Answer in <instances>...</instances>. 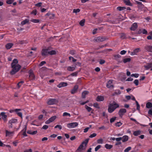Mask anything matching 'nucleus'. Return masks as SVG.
<instances>
[{
  "mask_svg": "<svg viewBox=\"0 0 152 152\" xmlns=\"http://www.w3.org/2000/svg\"><path fill=\"white\" fill-rule=\"evenodd\" d=\"M85 20L84 19H83L79 23L80 24L81 26H83L84 25V23H85Z\"/></svg>",
  "mask_w": 152,
  "mask_h": 152,
  "instance_id": "obj_39",
  "label": "nucleus"
},
{
  "mask_svg": "<svg viewBox=\"0 0 152 152\" xmlns=\"http://www.w3.org/2000/svg\"><path fill=\"white\" fill-rule=\"evenodd\" d=\"M106 38L104 37H99L94 39L96 42H102L105 40Z\"/></svg>",
  "mask_w": 152,
  "mask_h": 152,
  "instance_id": "obj_10",
  "label": "nucleus"
},
{
  "mask_svg": "<svg viewBox=\"0 0 152 152\" xmlns=\"http://www.w3.org/2000/svg\"><path fill=\"white\" fill-rule=\"evenodd\" d=\"M18 123V120L17 119L12 118L8 122V127L9 128H12L13 125L16 124Z\"/></svg>",
  "mask_w": 152,
  "mask_h": 152,
  "instance_id": "obj_4",
  "label": "nucleus"
},
{
  "mask_svg": "<svg viewBox=\"0 0 152 152\" xmlns=\"http://www.w3.org/2000/svg\"><path fill=\"white\" fill-rule=\"evenodd\" d=\"M18 43L20 44H23L25 43V42L23 40H20L18 41Z\"/></svg>",
  "mask_w": 152,
  "mask_h": 152,
  "instance_id": "obj_58",
  "label": "nucleus"
},
{
  "mask_svg": "<svg viewBox=\"0 0 152 152\" xmlns=\"http://www.w3.org/2000/svg\"><path fill=\"white\" fill-rule=\"evenodd\" d=\"M131 149V147H128L125 149L124 151V152H128Z\"/></svg>",
  "mask_w": 152,
  "mask_h": 152,
  "instance_id": "obj_45",
  "label": "nucleus"
},
{
  "mask_svg": "<svg viewBox=\"0 0 152 152\" xmlns=\"http://www.w3.org/2000/svg\"><path fill=\"white\" fill-rule=\"evenodd\" d=\"M56 116H54L51 117L48 120L46 121L45 123L47 124H48L50 123L53 121L56 118Z\"/></svg>",
  "mask_w": 152,
  "mask_h": 152,
  "instance_id": "obj_11",
  "label": "nucleus"
},
{
  "mask_svg": "<svg viewBox=\"0 0 152 152\" xmlns=\"http://www.w3.org/2000/svg\"><path fill=\"white\" fill-rule=\"evenodd\" d=\"M114 57L115 59L117 60L121 58V56L119 54H117L115 55L114 56Z\"/></svg>",
  "mask_w": 152,
  "mask_h": 152,
  "instance_id": "obj_42",
  "label": "nucleus"
},
{
  "mask_svg": "<svg viewBox=\"0 0 152 152\" xmlns=\"http://www.w3.org/2000/svg\"><path fill=\"white\" fill-rule=\"evenodd\" d=\"M124 3L127 5L131 6L132 4L130 3L129 0H123Z\"/></svg>",
  "mask_w": 152,
  "mask_h": 152,
  "instance_id": "obj_28",
  "label": "nucleus"
},
{
  "mask_svg": "<svg viewBox=\"0 0 152 152\" xmlns=\"http://www.w3.org/2000/svg\"><path fill=\"white\" fill-rule=\"evenodd\" d=\"M80 11V10L79 9H75L73 10V12L75 13H77L79 12Z\"/></svg>",
  "mask_w": 152,
  "mask_h": 152,
  "instance_id": "obj_46",
  "label": "nucleus"
},
{
  "mask_svg": "<svg viewBox=\"0 0 152 152\" xmlns=\"http://www.w3.org/2000/svg\"><path fill=\"white\" fill-rule=\"evenodd\" d=\"M30 20L31 22L35 23H38L39 22V20L36 19H31Z\"/></svg>",
  "mask_w": 152,
  "mask_h": 152,
  "instance_id": "obj_36",
  "label": "nucleus"
},
{
  "mask_svg": "<svg viewBox=\"0 0 152 152\" xmlns=\"http://www.w3.org/2000/svg\"><path fill=\"white\" fill-rule=\"evenodd\" d=\"M144 67L147 70L151 68V70L152 71V62L148 63Z\"/></svg>",
  "mask_w": 152,
  "mask_h": 152,
  "instance_id": "obj_16",
  "label": "nucleus"
},
{
  "mask_svg": "<svg viewBox=\"0 0 152 152\" xmlns=\"http://www.w3.org/2000/svg\"><path fill=\"white\" fill-rule=\"evenodd\" d=\"M37 11L36 10H34L33 11L31 12V14H33L34 15H36L37 14Z\"/></svg>",
  "mask_w": 152,
  "mask_h": 152,
  "instance_id": "obj_61",
  "label": "nucleus"
},
{
  "mask_svg": "<svg viewBox=\"0 0 152 152\" xmlns=\"http://www.w3.org/2000/svg\"><path fill=\"white\" fill-rule=\"evenodd\" d=\"M85 108L88 112L92 110V109L91 107H89L86 105H85Z\"/></svg>",
  "mask_w": 152,
  "mask_h": 152,
  "instance_id": "obj_43",
  "label": "nucleus"
},
{
  "mask_svg": "<svg viewBox=\"0 0 152 152\" xmlns=\"http://www.w3.org/2000/svg\"><path fill=\"white\" fill-rule=\"evenodd\" d=\"M145 49L147 51L152 53V46L146 45L145 47Z\"/></svg>",
  "mask_w": 152,
  "mask_h": 152,
  "instance_id": "obj_14",
  "label": "nucleus"
},
{
  "mask_svg": "<svg viewBox=\"0 0 152 152\" xmlns=\"http://www.w3.org/2000/svg\"><path fill=\"white\" fill-rule=\"evenodd\" d=\"M32 151L31 149H30L28 150H26L24 151V152H32Z\"/></svg>",
  "mask_w": 152,
  "mask_h": 152,
  "instance_id": "obj_63",
  "label": "nucleus"
},
{
  "mask_svg": "<svg viewBox=\"0 0 152 152\" xmlns=\"http://www.w3.org/2000/svg\"><path fill=\"white\" fill-rule=\"evenodd\" d=\"M131 60V59L130 58H124L123 59V62L124 63H126L127 62H129Z\"/></svg>",
  "mask_w": 152,
  "mask_h": 152,
  "instance_id": "obj_35",
  "label": "nucleus"
},
{
  "mask_svg": "<svg viewBox=\"0 0 152 152\" xmlns=\"http://www.w3.org/2000/svg\"><path fill=\"white\" fill-rule=\"evenodd\" d=\"M13 44L12 43H8L5 45V47L7 49H10L13 46Z\"/></svg>",
  "mask_w": 152,
  "mask_h": 152,
  "instance_id": "obj_23",
  "label": "nucleus"
},
{
  "mask_svg": "<svg viewBox=\"0 0 152 152\" xmlns=\"http://www.w3.org/2000/svg\"><path fill=\"white\" fill-rule=\"evenodd\" d=\"M6 136H9L10 137L11 136H12L13 134H14V132H9L7 130L6 131Z\"/></svg>",
  "mask_w": 152,
  "mask_h": 152,
  "instance_id": "obj_21",
  "label": "nucleus"
},
{
  "mask_svg": "<svg viewBox=\"0 0 152 152\" xmlns=\"http://www.w3.org/2000/svg\"><path fill=\"white\" fill-rule=\"evenodd\" d=\"M67 83L65 82H61L57 86V87L59 88H61L63 87H65L67 86Z\"/></svg>",
  "mask_w": 152,
  "mask_h": 152,
  "instance_id": "obj_19",
  "label": "nucleus"
},
{
  "mask_svg": "<svg viewBox=\"0 0 152 152\" xmlns=\"http://www.w3.org/2000/svg\"><path fill=\"white\" fill-rule=\"evenodd\" d=\"M122 137V140L123 142H124L127 141L129 139V137L127 135L124 136Z\"/></svg>",
  "mask_w": 152,
  "mask_h": 152,
  "instance_id": "obj_22",
  "label": "nucleus"
},
{
  "mask_svg": "<svg viewBox=\"0 0 152 152\" xmlns=\"http://www.w3.org/2000/svg\"><path fill=\"white\" fill-rule=\"evenodd\" d=\"M139 76V74L137 73L132 74L131 75V76L134 77L136 78H137V77H138Z\"/></svg>",
  "mask_w": 152,
  "mask_h": 152,
  "instance_id": "obj_48",
  "label": "nucleus"
},
{
  "mask_svg": "<svg viewBox=\"0 0 152 152\" xmlns=\"http://www.w3.org/2000/svg\"><path fill=\"white\" fill-rule=\"evenodd\" d=\"M23 83V81H21L20 82H19L18 84V88H19L21 86L22 84Z\"/></svg>",
  "mask_w": 152,
  "mask_h": 152,
  "instance_id": "obj_54",
  "label": "nucleus"
},
{
  "mask_svg": "<svg viewBox=\"0 0 152 152\" xmlns=\"http://www.w3.org/2000/svg\"><path fill=\"white\" fill-rule=\"evenodd\" d=\"M17 114L20 117L22 118V114L21 112H16Z\"/></svg>",
  "mask_w": 152,
  "mask_h": 152,
  "instance_id": "obj_60",
  "label": "nucleus"
},
{
  "mask_svg": "<svg viewBox=\"0 0 152 152\" xmlns=\"http://www.w3.org/2000/svg\"><path fill=\"white\" fill-rule=\"evenodd\" d=\"M49 54L48 49H43L42 51V54L43 56H46Z\"/></svg>",
  "mask_w": 152,
  "mask_h": 152,
  "instance_id": "obj_12",
  "label": "nucleus"
},
{
  "mask_svg": "<svg viewBox=\"0 0 152 152\" xmlns=\"http://www.w3.org/2000/svg\"><path fill=\"white\" fill-rule=\"evenodd\" d=\"M141 132L139 130L137 131H135L134 132L133 134L135 136H137L141 134Z\"/></svg>",
  "mask_w": 152,
  "mask_h": 152,
  "instance_id": "obj_25",
  "label": "nucleus"
},
{
  "mask_svg": "<svg viewBox=\"0 0 152 152\" xmlns=\"http://www.w3.org/2000/svg\"><path fill=\"white\" fill-rule=\"evenodd\" d=\"M148 113L151 115H152V108L150 109L148 111Z\"/></svg>",
  "mask_w": 152,
  "mask_h": 152,
  "instance_id": "obj_64",
  "label": "nucleus"
},
{
  "mask_svg": "<svg viewBox=\"0 0 152 152\" xmlns=\"http://www.w3.org/2000/svg\"><path fill=\"white\" fill-rule=\"evenodd\" d=\"M106 86L108 88H112L114 87L113 84V80H110L108 81Z\"/></svg>",
  "mask_w": 152,
  "mask_h": 152,
  "instance_id": "obj_9",
  "label": "nucleus"
},
{
  "mask_svg": "<svg viewBox=\"0 0 152 152\" xmlns=\"http://www.w3.org/2000/svg\"><path fill=\"white\" fill-rule=\"evenodd\" d=\"M88 139H86L83 142L78 148L77 151H81L82 150H85L86 148V145L88 143Z\"/></svg>",
  "mask_w": 152,
  "mask_h": 152,
  "instance_id": "obj_3",
  "label": "nucleus"
},
{
  "mask_svg": "<svg viewBox=\"0 0 152 152\" xmlns=\"http://www.w3.org/2000/svg\"><path fill=\"white\" fill-rule=\"evenodd\" d=\"M101 146L100 145H97L95 148V151H97L101 148Z\"/></svg>",
  "mask_w": 152,
  "mask_h": 152,
  "instance_id": "obj_50",
  "label": "nucleus"
},
{
  "mask_svg": "<svg viewBox=\"0 0 152 152\" xmlns=\"http://www.w3.org/2000/svg\"><path fill=\"white\" fill-rule=\"evenodd\" d=\"M58 128L60 129H62V126L60 125H57L55 127V128Z\"/></svg>",
  "mask_w": 152,
  "mask_h": 152,
  "instance_id": "obj_57",
  "label": "nucleus"
},
{
  "mask_svg": "<svg viewBox=\"0 0 152 152\" xmlns=\"http://www.w3.org/2000/svg\"><path fill=\"white\" fill-rule=\"evenodd\" d=\"M89 92L87 91H85L82 93V97L83 98H85L86 95L88 94Z\"/></svg>",
  "mask_w": 152,
  "mask_h": 152,
  "instance_id": "obj_27",
  "label": "nucleus"
},
{
  "mask_svg": "<svg viewBox=\"0 0 152 152\" xmlns=\"http://www.w3.org/2000/svg\"><path fill=\"white\" fill-rule=\"evenodd\" d=\"M14 1V0H7L6 1V3L8 4H12Z\"/></svg>",
  "mask_w": 152,
  "mask_h": 152,
  "instance_id": "obj_44",
  "label": "nucleus"
},
{
  "mask_svg": "<svg viewBox=\"0 0 152 152\" xmlns=\"http://www.w3.org/2000/svg\"><path fill=\"white\" fill-rule=\"evenodd\" d=\"M48 127V125H44L42 127V128L44 129H46Z\"/></svg>",
  "mask_w": 152,
  "mask_h": 152,
  "instance_id": "obj_62",
  "label": "nucleus"
},
{
  "mask_svg": "<svg viewBox=\"0 0 152 152\" xmlns=\"http://www.w3.org/2000/svg\"><path fill=\"white\" fill-rule=\"evenodd\" d=\"M56 51L55 50H52L50 51L49 50V54L50 55H54L56 54Z\"/></svg>",
  "mask_w": 152,
  "mask_h": 152,
  "instance_id": "obj_37",
  "label": "nucleus"
},
{
  "mask_svg": "<svg viewBox=\"0 0 152 152\" xmlns=\"http://www.w3.org/2000/svg\"><path fill=\"white\" fill-rule=\"evenodd\" d=\"M63 116L64 117L69 116V117H71L70 114L67 112H64L63 114Z\"/></svg>",
  "mask_w": 152,
  "mask_h": 152,
  "instance_id": "obj_33",
  "label": "nucleus"
},
{
  "mask_svg": "<svg viewBox=\"0 0 152 152\" xmlns=\"http://www.w3.org/2000/svg\"><path fill=\"white\" fill-rule=\"evenodd\" d=\"M137 23H135L132 24L130 29L131 30L135 31L137 29Z\"/></svg>",
  "mask_w": 152,
  "mask_h": 152,
  "instance_id": "obj_17",
  "label": "nucleus"
},
{
  "mask_svg": "<svg viewBox=\"0 0 152 152\" xmlns=\"http://www.w3.org/2000/svg\"><path fill=\"white\" fill-rule=\"evenodd\" d=\"M122 124L120 122H118L115 124V126L117 127H119Z\"/></svg>",
  "mask_w": 152,
  "mask_h": 152,
  "instance_id": "obj_47",
  "label": "nucleus"
},
{
  "mask_svg": "<svg viewBox=\"0 0 152 152\" xmlns=\"http://www.w3.org/2000/svg\"><path fill=\"white\" fill-rule=\"evenodd\" d=\"M20 110V109H16L15 110H10V113H12L14 111H15L16 112H17L18 111Z\"/></svg>",
  "mask_w": 152,
  "mask_h": 152,
  "instance_id": "obj_41",
  "label": "nucleus"
},
{
  "mask_svg": "<svg viewBox=\"0 0 152 152\" xmlns=\"http://www.w3.org/2000/svg\"><path fill=\"white\" fill-rule=\"evenodd\" d=\"M120 38L123 39H126V34L124 33H121V34Z\"/></svg>",
  "mask_w": 152,
  "mask_h": 152,
  "instance_id": "obj_34",
  "label": "nucleus"
},
{
  "mask_svg": "<svg viewBox=\"0 0 152 152\" xmlns=\"http://www.w3.org/2000/svg\"><path fill=\"white\" fill-rule=\"evenodd\" d=\"M96 134L95 133H94L92 134H91L89 136V137L90 138H93L94 137H96Z\"/></svg>",
  "mask_w": 152,
  "mask_h": 152,
  "instance_id": "obj_53",
  "label": "nucleus"
},
{
  "mask_svg": "<svg viewBox=\"0 0 152 152\" xmlns=\"http://www.w3.org/2000/svg\"><path fill=\"white\" fill-rule=\"evenodd\" d=\"M0 116L4 122H7V115L6 114V113L4 112H2L0 113Z\"/></svg>",
  "mask_w": 152,
  "mask_h": 152,
  "instance_id": "obj_7",
  "label": "nucleus"
},
{
  "mask_svg": "<svg viewBox=\"0 0 152 152\" xmlns=\"http://www.w3.org/2000/svg\"><path fill=\"white\" fill-rule=\"evenodd\" d=\"M126 9V8L124 7H117V9L119 11H121L124 10Z\"/></svg>",
  "mask_w": 152,
  "mask_h": 152,
  "instance_id": "obj_40",
  "label": "nucleus"
},
{
  "mask_svg": "<svg viewBox=\"0 0 152 152\" xmlns=\"http://www.w3.org/2000/svg\"><path fill=\"white\" fill-rule=\"evenodd\" d=\"M126 51L123 50L121 51L120 53L122 55H123L125 54L126 53Z\"/></svg>",
  "mask_w": 152,
  "mask_h": 152,
  "instance_id": "obj_56",
  "label": "nucleus"
},
{
  "mask_svg": "<svg viewBox=\"0 0 152 152\" xmlns=\"http://www.w3.org/2000/svg\"><path fill=\"white\" fill-rule=\"evenodd\" d=\"M116 117H113L112 118H111L110 119V122L111 123H112L113 122H114L116 120Z\"/></svg>",
  "mask_w": 152,
  "mask_h": 152,
  "instance_id": "obj_49",
  "label": "nucleus"
},
{
  "mask_svg": "<svg viewBox=\"0 0 152 152\" xmlns=\"http://www.w3.org/2000/svg\"><path fill=\"white\" fill-rule=\"evenodd\" d=\"M75 67H74L69 66L67 67V70L69 71H73L75 70Z\"/></svg>",
  "mask_w": 152,
  "mask_h": 152,
  "instance_id": "obj_31",
  "label": "nucleus"
},
{
  "mask_svg": "<svg viewBox=\"0 0 152 152\" xmlns=\"http://www.w3.org/2000/svg\"><path fill=\"white\" fill-rule=\"evenodd\" d=\"M29 21V20L28 19H26L25 20H24L23 21L21 22V24L23 25H24L25 24H26L27 23H28Z\"/></svg>",
  "mask_w": 152,
  "mask_h": 152,
  "instance_id": "obj_32",
  "label": "nucleus"
},
{
  "mask_svg": "<svg viewBox=\"0 0 152 152\" xmlns=\"http://www.w3.org/2000/svg\"><path fill=\"white\" fill-rule=\"evenodd\" d=\"M37 132V131H32L31 130H29L27 131V133L31 135H34Z\"/></svg>",
  "mask_w": 152,
  "mask_h": 152,
  "instance_id": "obj_24",
  "label": "nucleus"
},
{
  "mask_svg": "<svg viewBox=\"0 0 152 152\" xmlns=\"http://www.w3.org/2000/svg\"><path fill=\"white\" fill-rule=\"evenodd\" d=\"M94 106L98 109L99 108V104L97 103H94L93 104Z\"/></svg>",
  "mask_w": 152,
  "mask_h": 152,
  "instance_id": "obj_51",
  "label": "nucleus"
},
{
  "mask_svg": "<svg viewBox=\"0 0 152 152\" xmlns=\"http://www.w3.org/2000/svg\"><path fill=\"white\" fill-rule=\"evenodd\" d=\"M104 99V97L102 96H99L96 98V100L97 101H103Z\"/></svg>",
  "mask_w": 152,
  "mask_h": 152,
  "instance_id": "obj_20",
  "label": "nucleus"
},
{
  "mask_svg": "<svg viewBox=\"0 0 152 152\" xmlns=\"http://www.w3.org/2000/svg\"><path fill=\"white\" fill-rule=\"evenodd\" d=\"M29 77L30 80H33L34 78V75L31 70L29 72Z\"/></svg>",
  "mask_w": 152,
  "mask_h": 152,
  "instance_id": "obj_18",
  "label": "nucleus"
},
{
  "mask_svg": "<svg viewBox=\"0 0 152 152\" xmlns=\"http://www.w3.org/2000/svg\"><path fill=\"white\" fill-rule=\"evenodd\" d=\"M119 107V104H117L115 102H113L112 103L109 104L108 109V111L109 113H112Z\"/></svg>",
  "mask_w": 152,
  "mask_h": 152,
  "instance_id": "obj_2",
  "label": "nucleus"
},
{
  "mask_svg": "<svg viewBox=\"0 0 152 152\" xmlns=\"http://www.w3.org/2000/svg\"><path fill=\"white\" fill-rule=\"evenodd\" d=\"M42 3V2H39L35 4V5L37 7H40L41 6Z\"/></svg>",
  "mask_w": 152,
  "mask_h": 152,
  "instance_id": "obj_59",
  "label": "nucleus"
},
{
  "mask_svg": "<svg viewBox=\"0 0 152 152\" xmlns=\"http://www.w3.org/2000/svg\"><path fill=\"white\" fill-rule=\"evenodd\" d=\"M11 67L12 69L10 72V74L13 75L18 72L21 68V66L18 64V61L16 59H14L12 63Z\"/></svg>",
  "mask_w": 152,
  "mask_h": 152,
  "instance_id": "obj_1",
  "label": "nucleus"
},
{
  "mask_svg": "<svg viewBox=\"0 0 152 152\" xmlns=\"http://www.w3.org/2000/svg\"><path fill=\"white\" fill-rule=\"evenodd\" d=\"M78 125V123L75 122L67 124V126L69 129H72L77 126Z\"/></svg>",
  "mask_w": 152,
  "mask_h": 152,
  "instance_id": "obj_5",
  "label": "nucleus"
},
{
  "mask_svg": "<svg viewBox=\"0 0 152 152\" xmlns=\"http://www.w3.org/2000/svg\"><path fill=\"white\" fill-rule=\"evenodd\" d=\"M152 107V104L150 102L147 103L146 104V107L148 108H150Z\"/></svg>",
  "mask_w": 152,
  "mask_h": 152,
  "instance_id": "obj_30",
  "label": "nucleus"
},
{
  "mask_svg": "<svg viewBox=\"0 0 152 152\" xmlns=\"http://www.w3.org/2000/svg\"><path fill=\"white\" fill-rule=\"evenodd\" d=\"M134 83L136 86H137L138 85L139 81L138 80H135L134 81Z\"/></svg>",
  "mask_w": 152,
  "mask_h": 152,
  "instance_id": "obj_55",
  "label": "nucleus"
},
{
  "mask_svg": "<svg viewBox=\"0 0 152 152\" xmlns=\"http://www.w3.org/2000/svg\"><path fill=\"white\" fill-rule=\"evenodd\" d=\"M78 88V86L77 85H75L73 89L71 91V93L72 94H74L77 92V89Z\"/></svg>",
  "mask_w": 152,
  "mask_h": 152,
  "instance_id": "obj_13",
  "label": "nucleus"
},
{
  "mask_svg": "<svg viewBox=\"0 0 152 152\" xmlns=\"http://www.w3.org/2000/svg\"><path fill=\"white\" fill-rule=\"evenodd\" d=\"M113 147L112 145H110L108 144H106L105 145V147L107 149H110Z\"/></svg>",
  "mask_w": 152,
  "mask_h": 152,
  "instance_id": "obj_26",
  "label": "nucleus"
},
{
  "mask_svg": "<svg viewBox=\"0 0 152 152\" xmlns=\"http://www.w3.org/2000/svg\"><path fill=\"white\" fill-rule=\"evenodd\" d=\"M140 51V48H137L135 49L134 51L132 52L130 54V55L133 56L136 55L137 53Z\"/></svg>",
  "mask_w": 152,
  "mask_h": 152,
  "instance_id": "obj_15",
  "label": "nucleus"
},
{
  "mask_svg": "<svg viewBox=\"0 0 152 152\" xmlns=\"http://www.w3.org/2000/svg\"><path fill=\"white\" fill-rule=\"evenodd\" d=\"M103 142V140L102 138H100L97 140V142L98 144H102Z\"/></svg>",
  "mask_w": 152,
  "mask_h": 152,
  "instance_id": "obj_38",
  "label": "nucleus"
},
{
  "mask_svg": "<svg viewBox=\"0 0 152 152\" xmlns=\"http://www.w3.org/2000/svg\"><path fill=\"white\" fill-rule=\"evenodd\" d=\"M58 102L57 99H50L47 102V104L50 105H53L56 104Z\"/></svg>",
  "mask_w": 152,
  "mask_h": 152,
  "instance_id": "obj_6",
  "label": "nucleus"
},
{
  "mask_svg": "<svg viewBox=\"0 0 152 152\" xmlns=\"http://www.w3.org/2000/svg\"><path fill=\"white\" fill-rule=\"evenodd\" d=\"M69 58L70 60H72V61H73L74 62H75L77 61V60L76 59H75L73 57H72V56L69 57Z\"/></svg>",
  "mask_w": 152,
  "mask_h": 152,
  "instance_id": "obj_52",
  "label": "nucleus"
},
{
  "mask_svg": "<svg viewBox=\"0 0 152 152\" xmlns=\"http://www.w3.org/2000/svg\"><path fill=\"white\" fill-rule=\"evenodd\" d=\"M139 32L140 33H142L144 34H147L148 33L147 31L145 29L140 30Z\"/></svg>",
  "mask_w": 152,
  "mask_h": 152,
  "instance_id": "obj_29",
  "label": "nucleus"
},
{
  "mask_svg": "<svg viewBox=\"0 0 152 152\" xmlns=\"http://www.w3.org/2000/svg\"><path fill=\"white\" fill-rule=\"evenodd\" d=\"M126 110L124 108L121 109L118 113V114L121 117H122L124 114L126 112Z\"/></svg>",
  "mask_w": 152,
  "mask_h": 152,
  "instance_id": "obj_8",
  "label": "nucleus"
}]
</instances>
